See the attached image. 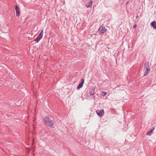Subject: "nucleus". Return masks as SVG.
<instances>
[{
  "label": "nucleus",
  "mask_w": 156,
  "mask_h": 156,
  "mask_svg": "<svg viewBox=\"0 0 156 156\" xmlns=\"http://www.w3.org/2000/svg\"><path fill=\"white\" fill-rule=\"evenodd\" d=\"M107 94V93L106 92H102L101 93V95L103 96H105L106 95V94Z\"/></svg>",
  "instance_id": "9b49d317"
},
{
  "label": "nucleus",
  "mask_w": 156,
  "mask_h": 156,
  "mask_svg": "<svg viewBox=\"0 0 156 156\" xmlns=\"http://www.w3.org/2000/svg\"><path fill=\"white\" fill-rule=\"evenodd\" d=\"M43 30H42L41 31L40 33L39 34V35L42 37L43 35Z\"/></svg>",
  "instance_id": "f8f14e48"
},
{
  "label": "nucleus",
  "mask_w": 156,
  "mask_h": 156,
  "mask_svg": "<svg viewBox=\"0 0 156 156\" xmlns=\"http://www.w3.org/2000/svg\"><path fill=\"white\" fill-rule=\"evenodd\" d=\"M145 69L146 70L144 73V76H146L150 71V69L149 66V63L148 62H147L145 64L144 69Z\"/></svg>",
  "instance_id": "f03ea898"
},
{
  "label": "nucleus",
  "mask_w": 156,
  "mask_h": 156,
  "mask_svg": "<svg viewBox=\"0 0 156 156\" xmlns=\"http://www.w3.org/2000/svg\"><path fill=\"white\" fill-rule=\"evenodd\" d=\"M96 112L97 115L99 116V117H101L104 114V111L103 110H96Z\"/></svg>",
  "instance_id": "7ed1b4c3"
},
{
  "label": "nucleus",
  "mask_w": 156,
  "mask_h": 156,
  "mask_svg": "<svg viewBox=\"0 0 156 156\" xmlns=\"http://www.w3.org/2000/svg\"><path fill=\"white\" fill-rule=\"evenodd\" d=\"M93 4L92 0H90V2L87 4L86 5V6L88 8L91 6Z\"/></svg>",
  "instance_id": "423d86ee"
},
{
  "label": "nucleus",
  "mask_w": 156,
  "mask_h": 156,
  "mask_svg": "<svg viewBox=\"0 0 156 156\" xmlns=\"http://www.w3.org/2000/svg\"><path fill=\"white\" fill-rule=\"evenodd\" d=\"M40 39L38 38H36L34 40L36 42L38 43L40 41Z\"/></svg>",
  "instance_id": "ddd939ff"
},
{
  "label": "nucleus",
  "mask_w": 156,
  "mask_h": 156,
  "mask_svg": "<svg viewBox=\"0 0 156 156\" xmlns=\"http://www.w3.org/2000/svg\"><path fill=\"white\" fill-rule=\"evenodd\" d=\"M1 30V31H2V30Z\"/></svg>",
  "instance_id": "6ab92c4d"
},
{
  "label": "nucleus",
  "mask_w": 156,
  "mask_h": 156,
  "mask_svg": "<svg viewBox=\"0 0 156 156\" xmlns=\"http://www.w3.org/2000/svg\"><path fill=\"white\" fill-rule=\"evenodd\" d=\"M151 25L154 29H156V21H154L151 23Z\"/></svg>",
  "instance_id": "0eeeda50"
},
{
  "label": "nucleus",
  "mask_w": 156,
  "mask_h": 156,
  "mask_svg": "<svg viewBox=\"0 0 156 156\" xmlns=\"http://www.w3.org/2000/svg\"><path fill=\"white\" fill-rule=\"evenodd\" d=\"M94 93V88H92L89 90V94L90 95H92Z\"/></svg>",
  "instance_id": "6e6552de"
},
{
  "label": "nucleus",
  "mask_w": 156,
  "mask_h": 156,
  "mask_svg": "<svg viewBox=\"0 0 156 156\" xmlns=\"http://www.w3.org/2000/svg\"><path fill=\"white\" fill-rule=\"evenodd\" d=\"M107 30H98L97 33H98L100 34H104L106 32Z\"/></svg>",
  "instance_id": "1a4fd4ad"
},
{
  "label": "nucleus",
  "mask_w": 156,
  "mask_h": 156,
  "mask_svg": "<svg viewBox=\"0 0 156 156\" xmlns=\"http://www.w3.org/2000/svg\"><path fill=\"white\" fill-rule=\"evenodd\" d=\"M37 37L40 40H41L42 38V37L41 36H39V35H38Z\"/></svg>",
  "instance_id": "dca6fc26"
},
{
  "label": "nucleus",
  "mask_w": 156,
  "mask_h": 156,
  "mask_svg": "<svg viewBox=\"0 0 156 156\" xmlns=\"http://www.w3.org/2000/svg\"><path fill=\"white\" fill-rule=\"evenodd\" d=\"M153 132L152 130L151 129L147 133L146 135H150Z\"/></svg>",
  "instance_id": "9d476101"
},
{
  "label": "nucleus",
  "mask_w": 156,
  "mask_h": 156,
  "mask_svg": "<svg viewBox=\"0 0 156 156\" xmlns=\"http://www.w3.org/2000/svg\"><path fill=\"white\" fill-rule=\"evenodd\" d=\"M155 129V126H153L152 127L151 130H152L153 131Z\"/></svg>",
  "instance_id": "2eb2a0df"
},
{
  "label": "nucleus",
  "mask_w": 156,
  "mask_h": 156,
  "mask_svg": "<svg viewBox=\"0 0 156 156\" xmlns=\"http://www.w3.org/2000/svg\"><path fill=\"white\" fill-rule=\"evenodd\" d=\"M44 120V121L45 124L51 128H54V126H53L54 122L53 121L51 120H50L49 118L48 117H45Z\"/></svg>",
  "instance_id": "f257e3e1"
},
{
  "label": "nucleus",
  "mask_w": 156,
  "mask_h": 156,
  "mask_svg": "<svg viewBox=\"0 0 156 156\" xmlns=\"http://www.w3.org/2000/svg\"><path fill=\"white\" fill-rule=\"evenodd\" d=\"M98 29L100 30V29H105V27H100Z\"/></svg>",
  "instance_id": "4468645a"
},
{
  "label": "nucleus",
  "mask_w": 156,
  "mask_h": 156,
  "mask_svg": "<svg viewBox=\"0 0 156 156\" xmlns=\"http://www.w3.org/2000/svg\"><path fill=\"white\" fill-rule=\"evenodd\" d=\"M138 16H136V18H138Z\"/></svg>",
  "instance_id": "a211bd4d"
},
{
  "label": "nucleus",
  "mask_w": 156,
  "mask_h": 156,
  "mask_svg": "<svg viewBox=\"0 0 156 156\" xmlns=\"http://www.w3.org/2000/svg\"><path fill=\"white\" fill-rule=\"evenodd\" d=\"M84 80L83 79H82L81 80V82L79 84L78 86L77 87V89L79 90L81 88L83 85V84L84 83Z\"/></svg>",
  "instance_id": "20e7f679"
},
{
  "label": "nucleus",
  "mask_w": 156,
  "mask_h": 156,
  "mask_svg": "<svg viewBox=\"0 0 156 156\" xmlns=\"http://www.w3.org/2000/svg\"><path fill=\"white\" fill-rule=\"evenodd\" d=\"M136 25H134V26H133V28H135V27H136Z\"/></svg>",
  "instance_id": "f3484780"
},
{
  "label": "nucleus",
  "mask_w": 156,
  "mask_h": 156,
  "mask_svg": "<svg viewBox=\"0 0 156 156\" xmlns=\"http://www.w3.org/2000/svg\"><path fill=\"white\" fill-rule=\"evenodd\" d=\"M15 10L16 12V16L19 17L20 16V9L19 7L16 5L15 7Z\"/></svg>",
  "instance_id": "39448f33"
}]
</instances>
